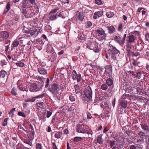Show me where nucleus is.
Here are the masks:
<instances>
[{
  "label": "nucleus",
  "mask_w": 149,
  "mask_h": 149,
  "mask_svg": "<svg viewBox=\"0 0 149 149\" xmlns=\"http://www.w3.org/2000/svg\"><path fill=\"white\" fill-rule=\"evenodd\" d=\"M60 90L58 85L56 83H53L51 85L49 89V90L53 95V96L56 97L58 100L61 99V93H59Z\"/></svg>",
  "instance_id": "f257e3e1"
},
{
  "label": "nucleus",
  "mask_w": 149,
  "mask_h": 149,
  "mask_svg": "<svg viewBox=\"0 0 149 149\" xmlns=\"http://www.w3.org/2000/svg\"><path fill=\"white\" fill-rule=\"evenodd\" d=\"M93 93L90 87L88 86L84 91V94L82 96V99L85 102L92 101V100Z\"/></svg>",
  "instance_id": "f03ea898"
},
{
  "label": "nucleus",
  "mask_w": 149,
  "mask_h": 149,
  "mask_svg": "<svg viewBox=\"0 0 149 149\" xmlns=\"http://www.w3.org/2000/svg\"><path fill=\"white\" fill-rule=\"evenodd\" d=\"M109 47L110 48L107 51V53L112 59L114 61L116 60V54L120 53V51L115 47H114L112 45L109 43Z\"/></svg>",
  "instance_id": "7ed1b4c3"
},
{
  "label": "nucleus",
  "mask_w": 149,
  "mask_h": 149,
  "mask_svg": "<svg viewBox=\"0 0 149 149\" xmlns=\"http://www.w3.org/2000/svg\"><path fill=\"white\" fill-rule=\"evenodd\" d=\"M98 44L95 42L91 43L89 45H87V47L91 50H93L95 52H98L99 50L98 48Z\"/></svg>",
  "instance_id": "20e7f679"
},
{
  "label": "nucleus",
  "mask_w": 149,
  "mask_h": 149,
  "mask_svg": "<svg viewBox=\"0 0 149 149\" xmlns=\"http://www.w3.org/2000/svg\"><path fill=\"white\" fill-rule=\"evenodd\" d=\"M9 33L6 31H4L0 32V41H2L6 39L9 36Z\"/></svg>",
  "instance_id": "39448f33"
},
{
  "label": "nucleus",
  "mask_w": 149,
  "mask_h": 149,
  "mask_svg": "<svg viewBox=\"0 0 149 149\" xmlns=\"http://www.w3.org/2000/svg\"><path fill=\"white\" fill-rule=\"evenodd\" d=\"M104 68L105 69L104 74L106 75L107 74L109 77L111 76V74L112 71V67L110 65H106L105 66Z\"/></svg>",
  "instance_id": "423d86ee"
},
{
  "label": "nucleus",
  "mask_w": 149,
  "mask_h": 149,
  "mask_svg": "<svg viewBox=\"0 0 149 149\" xmlns=\"http://www.w3.org/2000/svg\"><path fill=\"white\" fill-rule=\"evenodd\" d=\"M75 17L77 18L78 19L81 21H83L85 16L82 12L77 11L76 13Z\"/></svg>",
  "instance_id": "0eeeda50"
},
{
  "label": "nucleus",
  "mask_w": 149,
  "mask_h": 149,
  "mask_svg": "<svg viewBox=\"0 0 149 149\" xmlns=\"http://www.w3.org/2000/svg\"><path fill=\"white\" fill-rule=\"evenodd\" d=\"M77 132L82 133H86V131L84 128V126L83 125H79L77 126Z\"/></svg>",
  "instance_id": "6e6552de"
},
{
  "label": "nucleus",
  "mask_w": 149,
  "mask_h": 149,
  "mask_svg": "<svg viewBox=\"0 0 149 149\" xmlns=\"http://www.w3.org/2000/svg\"><path fill=\"white\" fill-rule=\"evenodd\" d=\"M38 30L36 28H33L31 30H30V33L29 35H27L28 36H31L33 37H36L38 35Z\"/></svg>",
  "instance_id": "1a4fd4ad"
},
{
  "label": "nucleus",
  "mask_w": 149,
  "mask_h": 149,
  "mask_svg": "<svg viewBox=\"0 0 149 149\" xmlns=\"http://www.w3.org/2000/svg\"><path fill=\"white\" fill-rule=\"evenodd\" d=\"M96 32L100 35H103V38L104 39L107 34L105 33L104 30L102 28H99L96 30Z\"/></svg>",
  "instance_id": "9d476101"
},
{
  "label": "nucleus",
  "mask_w": 149,
  "mask_h": 149,
  "mask_svg": "<svg viewBox=\"0 0 149 149\" xmlns=\"http://www.w3.org/2000/svg\"><path fill=\"white\" fill-rule=\"evenodd\" d=\"M39 90V88L38 86L35 84L31 85L30 87V91L31 92L37 91Z\"/></svg>",
  "instance_id": "9b49d317"
},
{
  "label": "nucleus",
  "mask_w": 149,
  "mask_h": 149,
  "mask_svg": "<svg viewBox=\"0 0 149 149\" xmlns=\"http://www.w3.org/2000/svg\"><path fill=\"white\" fill-rule=\"evenodd\" d=\"M131 43L127 41L125 44L126 50L127 51L128 53L129 54L132 53L131 51V49L132 48Z\"/></svg>",
  "instance_id": "f8f14e48"
},
{
  "label": "nucleus",
  "mask_w": 149,
  "mask_h": 149,
  "mask_svg": "<svg viewBox=\"0 0 149 149\" xmlns=\"http://www.w3.org/2000/svg\"><path fill=\"white\" fill-rule=\"evenodd\" d=\"M106 84L109 86L113 88L114 86L113 80L111 78H109L107 79L106 81Z\"/></svg>",
  "instance_id": "ddd939ff"
},
{
  "label": "nucleus",
  "mask_w": 149,
  "mask_h": 149,
  "mask_svg": "<svg viewBox=\"0 0 149 149\" xmlns=\"http://www.w3.org/2000/svg\"><path fill=\"white\" fill-rule=\"evenodd\" d=\"M103 12L102 10L95 12L93 15V18L96 19L97 18V17H101L103 15Z\"/></svg>",
  "instance_id": "4468645a"
},
{
  "label": "nucleus",
  "mask_w": 149,
  "mask_h": 149,
  "mask_svg": "<svg viewBox=\"0 0 149 149\" xmlns=\"http://www.w3.org/2000/svg\"><path fill=\"white\" fill-rule=\"evenodd\" d=\"M141 127L142 130L146 132V133H149V126L147 125L144 124L141 125Z\"/></svg>",
  "instance_id": "2eb2a0df"
},
{
  "label": "nucleus",
  "mask_w": 149,
  "mask_h": 149,
  "mask_svg": "<svg viewBox=\"0 0 149 149\" xmlns=\"http://www.w3.org/2000/svg\"><path fill=\"white\" fill-rule=\"evenodd\" d=\"M114 40L116 41L120 45L123 46V44L122 42L121 37L119 36H115L114 38Z\"/></svg>",
  "instance_id": "dca6fc26"
},
{
  "label": "nucleus",
  "mask_w": 149,
  "mask_h": 149,
  "mask_svg": "<svg viewBox=\"0 0 149 149\" xmlns=\"http://www.w3.org/2000/svg\"><path fill=\"white\" fill-rule=\"evenodd\" d=\"M38 70L40 74L42 75L46 74H47V71L46 70L43 68L40 67L38 69Z\"/></svg>",
  "instance_id": "f3484780"
},
{
  "label": "nucleus",
  "mask_w": 149,
  "mask_h": 149,
  "mask_svg": "<svg viewBox=\"0 0 149 149\" xmlns=\"http://www.w3.org/2000/svg\"><path fill=\"white\" fill-rule=\"evenodd\" d=\"M142 146L139 144H137L135 145H131L130 146V149H141Z\"/></svg>",
  "instance_id": "a211bd4d"
},
{
  "label": "nucleus",
  "mask_w": 149,
  "mask_h": 149,
  "mask_svg": "<svg viewBox=\"0 0 149 149\" xmlns=\"http://www.w3.org/2000/svg\"><path fill=\"white\" fill-rule=\"evenodd\" d=\"M120 104L121 106L124 108H125L127 106V102L123 100H120Z\"/></svg>",
  "instance_id": "6ab92c4d"
},
{
  "label": "nucleus",
  "mask_w": 149,
  "mask_h": 149,
  "mask_svg": "<svg viewBox=\"0 0 149 149\" xmlns=\"http://www.w3.org/2000/svg\"><path fill=\"white\" fill-rule=\"evenodd\" d=\"M29 139H24V141H23V142L27 144H28L31 146H32V141L33 140V139L30 138V137H29Z\"/></svg>",
  "instance_id": "aec40b11"
},
{
  "label": "nucleus",
  "mask_w": 149,
  "mask_h": 149,
  "mask_svg": "<svg viewBox=\"0 0 149 149\" xmlns=\"http://www.w3.org/2000/svg\"><path fill=\"white\" fill-rule=\"evenodd\" d=\"M22 14L25 16L26 18H29L31 17V16L29 14L28 11L26 10L25 9H23Z\"/></svg>",
  "instance_id": "412c9836"
},
{
  "label": "nucleus",
  "mask_w": 149,
  "mask_h": 149,
  "mask_svg": "<svg viewBox=\"0 0 149 149\" xmlns=\"http://www.w3.org/2000/svg\"><path fill=\"white\" fill-rule=\"evenodd\" d=\"M136 40V38L134 37V36L132 35H130L128 36V40L129 42L130 43L133 42Z\"/></svg>",
  "instance_id": "4be33fe9"
},
{
  "label": "nucleus",
  "mask_w": 149,
  "mask_h": 149,
  "mask_svg": "<svg viewBox=\"0 0 149 149\" xmlns=\"http://www.w3.org/2000/svg\"><path fill=\"white\" fill-rule=\"evenodd\" d=\"M50 16L49 17V19L50 20L53 21L55 20L58 17L57 15L51 14L50 15Z\"/></svg>",
  "instance_id": "5701e85b"
},
{
  "label": "nucleus",
  "mask_w": 149,
  "mask_h": 149,
  "mask_svg": "<svg viewBox=\"0 0 149 149\" xmlns=\"http://www.w3.org/2000/svg\"><path fill=\"white\" fill-rule=\"evenodd\" d=\"M109 31V33H113L115 31V29L113 26H108L107 27Z\"/></svg>",
  "instance_id": "b1692460"
},
{
  "label": "nucleus",
  "mask_w": 149,
  "mask_h": 149,
  "mask_svg": "<svg viewBox=\"0 0 149 149\" xmlns=\"http://www.w3.org/2000/svg\"><path fill=\"white\" fill-rule=\"evenodd\" d=\"M74 88L76 93L79 94L80 92V88L79 85L78 84L75 85L74 86Z\"/></svg>",
  "instance_id": "393cba45"
},
{
  "label": "nucleus",
  "mask_w": 149,
  "mask_h": 149,
  "mask_svg": "<svg viewBox=\"0 0 149 149\" xmlns=\"http://www.w3.org/2000/svg\"><path fill=\"white\" fill-rule=\"evenodd\" d=\"M67 12L66 11H63L61 12L58 15V17H62L63 18H65Z\"/></svg>",
  "instance_id": "a878e982"
},
{
  "label": "nucleus",
  "mask_w": 149,
  "mask_h": 149,
  "mask_svg": "<svg viewBox=\"0 0 149 149\" xmlns=\"http://www.w3.org/2000/svg\"><path fill=\"white\" fill-rule=\"evenodd\" d=\"M102 100V98L98 95L96 94L94 100L95 103H98Z\"/></svg>",
  "instance_id": "bb28decb"
},
{
  "label": "nucleus",
  "mask_w": 149,
  "mask_h": 149,
  "mask_svg": "<svg viewBox=\"0 0 149 149\" xmlns=\"http://www.w3.org/2000/svg\"><path fill=\"white\" fill-rule=\"evenodd\" d=\"M108 86L106 84H104L101 85V88L102 90L106 91L108 89Z\"/></svg>",
  "instance_id": "cd10ccee"
},
{
  "label": "nucleus",
  "mask_w": 149,
  "mask_h": 149,
  "mask_svg": "<svg viewBox=\"0 0 149 149\" xmlns=\"http://www.w3.org/2000/svg\"><path fill=\"white\" fill-rule=\"evenodd\" d=\"M62 135V132H56L55 134V137L57 139L60 138Z\"/></svg>",
  "instance_id": "c85d7f7f"
},
{
  "label": "nucleus",
  "mask_w": 149,
  "mask_h": 149,
  "mask_svg": "<svg viewBox=\"0 0 149 149\" xmlns=\"http://www.w3.org/2000/svg\"><path fill=\"white\" fill-rule=\"evenodd\" d=\"M77 74L75 70H74L72 73L71 75L72 78L73 80H76V75Z\"/></svg>",
  "instance_id": "c756f323"
},
{
  "label": "nucleus",
  "mask_w": 149,
  "mask_h": 149,
  "mask_svg": "<svg viewBox=\"0 0 149 149\" xmlns=\"http://www.w3.org/2000/svg\"><path fill=\"white\" fill-rule=\"evenodd\" d=\"M106 15L108 18H110L112 17L114 15V14L112 12H109L107 13Z\"/></svg>",
  "instance_id": "7c9ffc66"
},
{
  "label": "nucleus",
  "mask_w": 149,
  "mask_h": 149,
  "mask_svg": "<svg viewBox=\"0 0 149 149\" xmlns=\"http://www.w3.org/2000/svg\"><path fill=\"white\" fill-rule=\"evenodd\" d=\"M76 80H77V82H79L81 78V75L80 74H77L76 75Z\"/></svg>",
  "instance_id": "2f4dec72"
},
{
  "label": "nucleus",
  "mask_w": 149,
  "mask_h": 149,
  "mask_svg": "<svg viewBox=\"0 0 149 149\" xmlns=\"http://www.w3.org/2000/svg\"><path fill=\"white\" fill-rule=\"evenodd\" d=\"M7 74V72L3 70H2L0 72V77L2 76L3 78Z\"/></svg>",
  "instance_id": "473e14b6"
},
{
  "label": "nucleus",
  "mask_w": 149,
  "mask_h": 149,
  "mask_svg": "<svg viewBox=\"0 0 149 149\" xmlns=\"http://www.w3.org/2000/svg\"><path fill=\"white\" fill-rule=\"evenodd\" d=\"M138 135L141 138H143L145 136V133L142 131H140L138 134Z\"/></svg>",
  "instance_id": "72a5a7b5"
},
{
  "label": "nucleus",
  "mask_w": 149,
  "mask_h": 149,
  "mask_svg": "<svg viewBox=\"0 0 149 149\" xmlns=\"http://www.w3.org/2000/svg\"><path fill=\"white\" fill-rule=\"evenodd\" d=\"M19 43L18 40H15L13 42V45L14 47H16L19 45Z\"/></svg>",
  "instance_id": "f704fd0d"
},
{
  "label": "nucleus",
  "mask_w": 149,
  "mask_h": 149,
  "mask_svg": "<svg viewBox=\"0 0 149 149\" xmlns=\"http://www.w3.org/2000/svg\"><path fill=\"white\" fill-rule=\"evenodd\" d=\"M35 135V132L34 130L32 129V130L31 132V134L29 135L30 138H31L33 139L34 138Z\"/></svg>",
  "instance_id": "c9c22d12"
},
{
  "label": "nucleus",
  "mask_w": 149,
  "mask_h": 149,
  "mask_svg": "<svg viewBox=\"0 0 149 149\" xmlns=\"http://www.w3.org/2000/svg\"><path fill=\"white\" fill-rule=\"evenodd\" d=\"M36 100L35 99L34 97H32L31 99L30 98H28L25 100V102H33L35 101Z\"/></svg>",
  "instance_id": "e433bc0d"
},
{
  "label": "nucleus",
  "mask_w": 149,
  "mask_h": 149,
  "mask_svg": "<svg viewBox=\"0 0 149 149\" xmlns=\"http://www.w3.org/2000/svg\"><path fill=\"white\" fill-rule=\"evenodd\" d=\"M15 111V108H13L10 111L9 113V114L11 115V117H13L14 115L13 113L14 111Z\"/></svg>",
  "instance_id": "4c0bfd02"
},
{
  "label": "nucleus",
  "mask_w": 149,
  "mask_h": 149,
  "mask_svg": "<svg viewBox=\"0 0 149 149\" xmlns=\"http://www.w3.org/2000/svg\"><path fill=\"white\" fill-rule=\"evenodd\" d=\"M121 144H116V146H115V147H116L117 149H121L123 146V143H120Z\"/></svg>",
  "instance_id": "58836bf2"
},
{
  "label": "nucleus",
  "mask_w": 149,
  "mask_h": 149,
  "mask_svg": "<svg viewBox=\"0 0 149 149\" xmlns=\"http://www.w3.org/2000/svg\"><path fill=\"white\" fill-rule=\"evenodd\" d=\"M45 79H46L45 78L42 77H38L37 78V79L38 80L42 81V83L43 84L44 83V81H45Z\"/></svg>",
  "instance_id": "ea45409f"
},
{
  "label": "nucleus",
  "mask_w": 149,
  "mask_h": 149,
  "mask_svg": "<svg viewBox=\"0 0 149 149\" xmlns=\"http://www.w3.org/2000/svg\"><path fill=\"white\" fill-rule=\"evenodd\" d=\"M16 92V89L15 88H14L12 89L11 93L13 95H17Z\"/></svg>",
  "instance_id": "a19ab883"
},
{
  "label": "nucleus",
  "mask_w": 149,
  "mask_h": 149,
  "mask_svg": "<svg viewBox=\"0 0 149 149\" xmlns=\"http://www.w3.org/2000/svg\"><path fill=\"white\" fill-rule=\"evenodd\" d=\"M47 50H48V51H52L53 50V48L52 46L49 44H48L47 45Z\"/></svg>",
  "instance_id": "79ce46f5"
},
{
  "label": "nucleus",
  "mask_w": 149,
  "mask_h": 149,
  "mask_svg": "<svg viewBox=\"0 0 149 149\" xmlns=\"http://www.w3.org/2000/svg\"><path fill=\"white\" fill-rule=\"evenodd\" d=\"M82 140V138L80 137H75L74 138V140L75 142L80 141Z\"/></svg>",
  "instance_id": "37998d69"
},
{
  "label": "nucleus",
  "mask_w": 149,
  "mask_h": 149,
  "mask_svg": "<svg viewBox=\"0 0 149 149\" xmlns=\"http://www.w3.org/2000/svg\"><path fill=\"white\" fill-rule=\"evenodd\" d=\"M46 93H43L41 95H39L38 96H37L36 97H34L35 98H40L43 97H44L46 95Z\"/></svg>",
  "instance_id": "c03bdc74"
},
{
  "label": "nucleus",
  "mask_w": 149,
  "mask_h": 149,
  "mask_svg": "<svg viewBox=\"0 0 149 149\" xmlns=\"http://www.w3.org/2000/svg\"><path fill=\"white\" fill-rule=\"evenodd\" d=\"M97 142L100 144H101L102 143V137L101 136H100L97 137Z\"/></svg>",
  "instance_id": "a18cd8bd"
},
{
  "label": "nucleus",
  "mask_w": 149,
  "mask_h": 149,
  "mask_svg": "<svg viewBox=\"0 0 149 149\" xmlns=\"http://www.w3.org/2000/svg\"><path fill=\"white\" fill-rule=\"evenodd\" d=\"M17 66L19 67H22L24 66V64L22 62L16 63H15Z\"/></svg>",
  "instance_id": "49530a36"
},
{
  "label": "nucleus",
  "mask_w": 149,
  "mask_h": 149,
  "mask_svg": "<svg viewBox=\"0 0 149 149\" xmlns=\"http://www.w3.org/2000/svg\"><path fill=\"white\" fill-rule=\"evenodd\" d=\"M36 149H42V146L41 144L39 143H37L36 144Z\"/></svg>",
  "instance_id": "de8ad7c7"
},
{
  "label": "nucleus",
  "mask_w": 149,
  "mask_h": 149,
  "mask_svg": "<svg viewBox=\"0 0 149 149\" xmlns=\"http://www.w3.org/2000/svg\"><path fill=\"white\" fill-rule=\"evenodd\" d=\"M95 3L98 5H101L103 4L102 1L101 0H95Z\"/></svg>",
  "instance_id": "09e8293b"
},
{
  "label": "nucleus",
  "mask_w": 149,
  "mask_h": 149,
  "mask_svg": "<svg viewBox=\"0 0 149 149\" xmlns=\"http://www.w3.org/2000/svg\"><path fill=\"white\" fill-rule=\"evenodd\" d=\"M69 99L72 102H74L75 100V96L70 95L69 96Z\"/></svg>",
  "instance_id": "8fccbe9b"
},
{
  "label": "nucleus",
  "mask_w": 149,
  "mask_h": 149,
  "mask_svg": "<svg viewBox=\"0 0 149 149\" xmlns=\"http://www.w3.org/2000/svg\"><path fill=\"white\" fill-rule=\"evenodd\" d=\"M109 143L111 148H112L115 144V141H109Z\"/></svg>",
  "instance_id": "3c124183"
},
{
  "label": "nucleus",
  "mask_w": 149,
  "mask_h": 149,
  "mask_svg": "<svg viewBox=\"0 0 149 149\" xmlns=\"http://www.w3.org/2000/svg\"><path fill=\"white\" fill-rule=\"evenodd\" d=\"M59 9V8H56L54 9L52 11H51L49 13V15H51L53 13H55Z\"/></svg>",
  "instance_id": "603ef678"
},
{
  "label": "nucleus",
  "mask_w": 149,
  "mask_h": 149,
  "mask_svg": "<svg viewBox=\"0 0 149 149\" xmlns=\"http://www.w3.org/2000/svg\"><path fill=\"white\" fill-rule=\"evenodd\" d=\"M18 115L19 116H22L23 117H26V116L24 113L21 111L18 112Z\"/></svg>",
  "instance_id": "864d4df0"
},
{
  "label": "nucleus",
  "mask_w": 149,
  "mask_h": 149,
  "mask_svg": "<svg viewBox=\"0 0 149 149\" xmlns=\"http://www.w3.org/2000/svg\"><path fill=\"white\" fill-rule=\"evenodd\" d=\"M86 133L89 135V138H91L92 137V132L91 131H86Z\"/></svg>",
  "instance_id": "5fc2aeb1"
},
{
  "label": "nucleus",
  "mask_w": 149,
  "mask_h": 149,
  "mask_svg": "<svg viewBox=\"0 0 149 149\" xmlns=\"http://www.w3.org/2000/svg\"><path fill=\"white\" fill-rule=\"evenodd\" d=\"M2 66L7 64V62L4 60H3L0 62Z\"/></svg>",
  "instance_id": "6e6d98bb"
},
{
  "label": "nucleus",
  "mask_w": 149,
  "mask_h": 149,
  "mask_svg": "<svg viewBox=\"0 0 149 149\" xmlns=\"http://www.w3.org/2000/svg\"><path fill=\"white\" fill-rule=\"evenodd\" d=\"M37 105L41 108H43L44 107L43 104V102H40L37 103Z\"/></svg>",
  "instance_id": "4d7b16f0"
},
{
  "label": "nucleus",
  "mask_w": 149,
  "mask_h": 149,
  "mask_svg": "<svg viewBox=\"0 0 149 149\" xmlns=\"http://www.w3.org/2000/svg\"><path fill=\"white\" fill-rule=\"evenodd\" d=\"M46 83V84L45 86V87L46 88H47L49 86V78H47Z\"/></svg>",
  "instance_id": "13d9d810"
},
{
  "label": "nucleus",
  "mask_w": 149,
  "mask_h": 149,
  "mask_svg": "<svg viewBox=\"0 0 149 149\" xmlns=\"http://www.w3.org/2000/svg\"><path fill=\"white\" fill-rule=\"evenodd\" d=\"M8 118H6L5 119L3 123V126H5L7 125V123Z\"/></svg>",
  "instance_id": "bf43d9fd"
},
{
  "label": "nucleus",
  "mask_w": 149,
  "mask_h": 149,
  "mask_svg": "<svg viewBox=\"0 0 149 149\" xmlns=\"http://www.w3.org/2000/svg\"><path fill=\"white\" fill-rule=\"evenodd\" d=\"M145 36L146 40L149 41V33H146Z\"/></svg>",
  "instance_id": "052dcab7"
},
{
  "label": "nucleus",
  "mask_w": 149,
  "mask_h": 149,
  "mask_svg": "<svg viewBox=\"0 0 149 149\" xmlns=\"http://www.w3.org/2000/svg\"><path fill=\"white\" fill-rule=\"evenodd\" d=\"M10 2H8L6 6V8L8 10H9L10 9Z\"/></svg>",
  "instance_id": "680f3d73"
},
{
  "label": "nucleus",
  "mask_w": 149,
  "mask_h": 149,
  "mask_svg": "<svg viewBox=\"0 0 149 149\" xmlns=\"http://www.w3.org/2000/svg\"><path fill=\"white\" fill-rule=\"evenodd\" d=\"M52 112L51 111H47V117L48 118L50 117L52 114Z\"/></svg>",
  "instance_id": "e2e57ef3"
},
{
  "label": "nucleus",
  "mask_w": 149,
  "mask_h": 149,
  "mask_svg": "<svg viewBox=\"0 0 149 149\" xmlns=\"http://www.w3.org/2000/svg\"><path fill=\"white\" fill-rule=\"evenodd\" d=\"M140 63V62H136L135 61H134L132 63V64L135 66H138V65Z\"/></svg>",
  "instance_id": "0e129e2a"
},
{
  "label": "nucleus",
  "mask_w": 149,
  "mask_h": 149,
  "mask_svg": "<svg viewBox=\"0 0 149 149\" xmlns=\"http://www.w3.org/2000/svg\"><path fill=\"white\" fill-rule=\"evenodd\" d=\"M52 143V145H53L52 147H53V149H58V148L56 146L55 143L54 142H53V143Z\"/></svg>",
  "instance_id": "69168bd1"
},
{
  "label": "nucleus",
  "mask_w": 149,
  "mask_h": 149,
  "mask_svg": "<svg viewBox=\"0 0 149 149\" xmlns=\"http://www.w3.org/2000/svg\"><path fill=\"white\" fill-rule=\"evenodd\" d=\"M87 118L88 119H90L92 118V116L91 115V114L88 112V113L87 114Z\"/></svg>",
  "instance_id": "338daca9"
},
{
  "label": "nucleus",
  "mask_w": 149,
  "mask_h": 149,
  "mask_svg": "<svg viewBox=\"0 0 149 149\" xmlns=\"http://www.w3.org/2000/svg\"><path fill=\"white\" fill-rule=\"evenodd\" d=\"M92 25V23L91 22L88 21L87 22V26L88 27L91 26Z\"/></svg>",
  "instance_id": "774afa93"
}]
</instances>
